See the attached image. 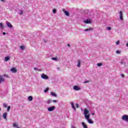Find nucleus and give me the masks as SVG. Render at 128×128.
<instances>
[{
	"label": "nucleus",
	"mask_w": 128,
	"mask_h": 128,
	"mask_svg": "<svg viewBox=\"0 0 128 128\" xmlns=\"http://www.w3.org/2000/svg\"><path fill=\"white\" fill-rule=\"evenodd\" d=\"M122 119L124 120V122H128V116L126 114H124L122 116Z\"/></svg>",
	"instance_id": "1"
},
{
	"label": "nucleus",
	"mask_w": 128,
	"mask_h": 128,
	"mask_svg": "<svg viewBox=\"0 0 128 128\" xmlns=\"http://www.w3.org/2000/svg\"><path fill=\"white\" fill-rule=\"evenodd\" d=\"M56 110L55 106H52L48 108V112H52L53 110Z\"/></svg>",
	"instance_id": "2"
},
{
	"label": "nucleus",
	"mask_w": 128,
	"mask_h": 128,
	"mask_svg": "<svg viewBox=\"0 0 128 128\" xmlns=\"http://www.w3.org/2000/svg\"><path fill=\"white\" fill-rule=\"evenodd\" d=\"M41 78L43 80H48V76L44 74H42Z\"/></svg>",
	"instance_id": "3"
},
{
	"label": "nucleus",
	"mask_w": 128,
	"mask_h": 128,
	"mask_svg": "<svg viewBox=\"0 0 128 128\" xmlns=\"http://www.w3.org/2000/svg\"><path fill=\"white\" fill-rule=\"evenodd\" d=\"M73 88L74 90H82V88L78 86H74Z\"/></svg>",
	"instance_id": "4"
},
{
	"label": "nucleus",
	"mask_w": 128,
	"mask_h": 128,
	"mask_svg": "<svg viewBox=\"0 0 128 128\" xmlns=\"http://www.w3.org/2000/svg\"><path fill=\"white\" fill-rule=\"evenodd\" d=\"M62 11L64 12V14H65L66 16H70V12L64 9H62Z\"/></svg>",
	"instance_id": "5"
},
{
	"label": "nucleus",
	"mask_w": 128,
	"mask_h": 128,
	"mask_svg": "<svg viewBox=\"0 0 128 128\" xmlns=\"http://www.w3.org/2000/svg\"><path fill=\"white\" fill-rule=\"evenodd\" d=\"M4 78V76H0V84H2V82H4V78Z\"/></svg>",
	"instance_id": "6"
},
{
	"label": "nucleus",
	"mask_w": 128,
	"mask_h": 128,
	"mask_svg": "<svg viewBox=\"0 0 128 128\" xmlns=\"http://www.w3.org/2000/svg\"><path fill=\"white\" fill-rule=\"evenodd\" d=\"M84 118L87 120L90 119V114H88L86 115H84Z\"/></svg>",
	"instance_id": "7"
},
{
	"label": "nucleus",
	"mask_w": 128,
	"mask_h": 128,
	"mask_svg": "<svg viewBox=\"0 0 128 128\" xmlns=\"http://www.w3.org/2000/svg\"><path fill=\"white\" fill-rule=\"evenodd\" d=\"M84 24H92V21L90 20L87 19L84 20Z\"/></svg>",
	"instance_id": "8"
},
{
	"label": "nucleus",
	"mask_w": 128,
	"mask_h": 128,
	"mask_svg": "<svg viewBox=\"0 0 128 128\" xmlns=\"http://www.w3.org/2000/svg\"><path fill=\"white\" fill-rule=\"evenodd\" d=\"M6 24L7 26H8V28H12V24H10V22L6 21Z\"/></svg>",
	"instance_id": "9"
},
{
	"label": "nucleus",
	"mask_w": 128,
	"mask_h": 128,
	"mask_svg": "<svg viewBox=\"0 0 128 128\" xmlns=\"http://www.w3.org/2000/svg\"><path fill=\"white\" fill-rule=\"evenodd\" d=\"M90 112V111L88 110V109L85 108L84 110V116H86V114H88V113Z\"/></svg>",
	"instance_id": "10"
},
{
	"label": "nucleus",
	"mask_w": 128,
	"mask_h": 128,
	"mask_svg": "<svg viewBox=\"0 0 128 128\" xmlns=\"http://www.w3.org/2000/svg\"><path fill=\"white\" fill-rule=\"evenodd\" d=\"M6 116H8V113L4 112L3 114L2 117L4 118V120H6Z\"/></svg>",
	"instance_id": "11"
},
{
	"label": "nucleus",
	"mask_w": 128,
	"mask_h": 128,
	"mask_svg": "<svg viewBox=\"0 0 128 128\" xmlns=\"http://www.w3.org/2000/svg\"><path fill=\"white\" fill-rule=\"evenodd\" d=\"M120 20H123L124 18L122 16V11L120 12Z\"/></svg>",
	"instance_id": "12"
},
{
	"label": "nucleus",
	"mask_w": 128,
	"mask_h": 128,
	"mask_svg": "<svg viewBox=\"0 0 128 128\" xmlns=\"http://www.w3.org/2000/svg\"><path fill=\"white\" fill-rule=\"evenodd\" d=\"M86 120H87L88 122V124H94V121H92V120L90 118L87 119Z\"/></svg>",
	"instance_id": "13"
},
{
	"label": "nucleus",
	"mask_w": 128,
	"mask_h": 128,
	"mask_svg": "<svg viewBox=\"0 0 128 128\" xmlns=\"http://www.w3.org/2000/svg\"><path fill=\"white\" fill-rule=\"evenodd\" d=\"M10 70L12 72H17V70H16V68H12L11 69H10Z\"/></svg>",
	"instance_id": "14"
},
{
	"label": "nucleus",
	"mask_w": 128,
	"mask_h": 128,
	"mask_svg": "<svg viewBox=\"0 0 128 128\" xmlns=\"http://www.w3.org/2000/svg\"><path fill=\"white\" fill-rule=\"evenodd\" d=\"M82 126L84 128H88V126L84 123V122H82Z\"/></svg>",
	"instance_id": "15"
},
{
	"label": "nucleus",
	"mask_w": 128,
	"mask_h": 128,
	"mask_svg": "<svg viewBox=\"0 0 128 128\" xmlns=\"http://www.w3.org/2000/svg\"><path fill=\"white\" fill-rule=\"evenodd\" d=\"M51 96H54V98H56L58 96V95H56V94L54 92H51Z\"/></svg>",
	"instance_id": "16"
},
{
	"label": "nucleus",
	"mask_w": 128,
	"mask_h": 128,
	"mask_svg": "<svg viewBox=\"0 0 128 128\" xmlns=\"http://www.w3.org/2000/svg\"><path fill=\"white\" fill-rule=\"evenodd\" d=\"M52 102V100L51 99H49L46 101V104H50V102Z\"/></svg>",
	"instance_id": "17"
},
{
	"label": "nucleus",
	"mask_w": 128,
	"mask_h": 128,
	"mask_svg": "<svg viewBox=\"0 0 128 128\" xmlns=\"http://www.w3.org/2000/svg\"><path fill=\"white\" fill-rule=\"evenodd\" d=\"M10 60V56H6L4 58L5 62H8V60Z\"/></svg>",
	"instance_id": "18"
},
{
	"label": "nucleus",
	"mask_w": 128,
	"mask_h": 128,
	"mask_svg": "<svg viewBox=\"0 0 128 128\" xmlns=\"http://www.w3.org/2000/svg\"><path fill=\"white\" fill-rule=\"evenodd\" d=\"M13 126H14V128H20V127H18V124H16V123H14Z\"/></svg>",
	"instance_id": "19"
},
{
	"label": "nucleus",
	"mask_w": 128,
	"mask_h": 128,
	"mask_svg": "<svg viewBox=\"0 0 128 128\" xmlns=\"http://www.w3.org/2000/svg\"><path fill=\"white\" fill-rule=\"evenodd\" d=\"M0 28L4 30V24L2 22H0Z\"/></svg>",
	"instance_id": "20"
},
{
	"label": "nucleus",
	"mask_w": 128,
	"mask_h": 128,
	"mask_svg": "<svg viewBox=\"0 0 128 128\" xmlns=\"http://www.w3.org/2000/svg\"><path fill=\"white\" fill-rule=\"evenodd\" d=\"M90 30H92V28H87V29H85L84 30V32H88Z\"/></svg>",
	"instance_id": "21"
},
{
	"label": "nucleus",
	"mask_w": 128,
	"mask_h": 128,
	"mask_svg": "<svg viewBox=\"0 0 128 128\" xmlns=\"http://www.w3.org/2000/svg\"><path fill=\"white\" fill-rule=\"evenodd\" d=\"M34 70H37L38 72H42V70L38 69L36 67L34 68Z\"/></svg>",
	"instance_id": "22"
},
{
	"label": "nucleus",
	"mask_w": 128,
	"mask_h": 128,
	"mask_svg": "<svg viewBox=\"0 0 128 128\" xmlns=\"http://www.w3.org/2000/svg\"><path fill=\"white\" fill-rule=\"evenodd\" d=\"M80 60H78V64H77V66L78 67V68H80Z\"/></svg>",
	"instance_id": "23"
},
{
	"label": "nucleus",
	"mask_w": 128,
	"mask_h": 128,
	"mask_svg": "<svg viewBox=\"0 0 128 128\" xmlns=\"http://www.w3.org/2000/svg\"><path fill=\"white\" fill-rule=\"evenodd\" d=\"M33 98L32 97V96H29L28 97V100H30V102H32V100Z\"/></svg>",
	"instance_id": "24"
},
{
	"label": "nucleus",
	"mask_w": 128,
	"mask_h": 128,
	"mask_svg": "<svg viewBox=\"0 0 128 128\" xmlns=\"http://www.w3.org/2000/svg\"><path fill=\"white\" fill-rule=\"evenodd\" d=\"M72 107L74 110H76V107H74V102L71 103Z\"/></svg>",
	"instance_id": "25"
},
{
	"label": "nucleus",
	"mask_w": 128,
	"mask_h": 128,
	"mask_svg": "<svg viewBox=\"0 0 128 128\" xmlns=\"http://www.w3.org/2000/svg\"><path fill=\"white\" fill-rule=\"evenodd\" d=\"M48 90H50L48 88H46V89L44 90V92H48Z\"/></svg>",
	"instance_id": "26"
},
{
	"label": "nucleus",
	"mask_w": 128,
	"mask_h": 128,
	"mask_svg": "<svg viewBox=\"0 0 128 128\" xmlns=\"http://www.w3.org/2000/svg\"><path fill=\"white\" fill-rule=\"evenodd\" d=\"M20 50H24V46H20Z\"/></svg>",
	"instance_id": "27"
},
{
	"label": "nucleus",
	"mask_w": 128,
	"mask_h": 128,
	"mask_svg": "<svg viewBox=\"0 0 128 128\" xmlns=\"http://www.w3.org/2000/svg\"><path fill=\"white\" fill-rule=\"evenodd\" d=\"M98 66H102V63H98L97 64Z\"/></svg>",
	"instance_id": "28"
},
{
	"label": "nucleus",
	"mask_w": 128,
	"mask_h": 128,
	"mask_svg": "<svg viewBox=\"0 0 128 128\" xmlns=\"http://www.w3.org/2000/svg\"><path fill=\"white\" fill-rule=\"evenodd\" d=\"M10 106H8V108H7V112H10Z\"/></svg>",
	"instance_id": "29"
},
{
	"label": "nucleus",
	"mask_w": 128,
	"mask_h": 128,
	"mask_svg": "<svg viewBox=\"0 0 128 128\" xmlns=\"http://www.w3.org/2000/svg\"><path fill=\"white\" fill-rule=\"evenodd\" d=\"M52 12L54 14H56V9L54 8L52 10Z\"/></svg>",
	"instance_id": "30"
},
{
	"label": "nucleus",
	"mask_w": 128,
	"mask_h": 128,
	"mask_svg": "<svg viewBox=\"0 0 128 128\" xmlns=\"http://www.w3.org/2000/svg\"><path fill=\"white\" fill-rule=\"evenodd\" d=\"M120 63L121 64H126V62L124 61H121Z\"/></svg>",
	"instance_id": "31"
},
{
	"label": "nucleus",
	"mask_w": 128,
	"mask_h": 128,
	"mask_svg": "<svg viewBox=\"0 0 128 128\" xmlns=\"http://www.w3.org/2000/svg\"><path fill=\"white\" fill-rule=\"evenodd\" d=\"M52 60H58V58H52Z\"/></svg>",
	"instance_id": "32"
},
{
	"label": "nucleus",
	"mask_w": 128,
	"mask_h": 128,
	"mask_svg": "<svg viewBox=\"0 0 128 128\" xmlns=\"http://www.w3.org/2000/svg\"><path fill=\"white\" fill-rule=\"evenodd\" d=\"M3 106L4 108H8V106L6 105V103H4Z\"/></svg>",
	"instance_id": "33"
},
{
	"label": "nucleus",
	"mask_w": 128,
	"mask_h": 128,
	"mask_svg": "<svg viewBox=\"0 0 128 128\" xmlns=\"http://www.w3.org/2000/svg\"><path fill=\"white\" fill-rule=\"evenodd\" d=\"M108 30H112V28L110 26L107 27Z\"/></svg>",
	"instance_id": "34"
},
{
	"label": "nucleus",
	"mask_w": 128,
	"mask_h": 128,
	"mask_svg": "<svg viewBox=\"0 0 128 128\" xmlns=\"http://www.w3.org/2000/svg\"><path fill=\"white\" fill-rule=\"evenodd\" d=\"M116 54H120V50H116Z\"/></svg>",
	"instance_id": "35"
},
{
	"label": "nucleus",
	"mask_w": 128,
	"mask_h": 128,
	"mask_svg": "<svg viewBox=\"0 0 128 128\" xmlns=\"http://www.w3.org/2000/svg\"><path fill=\"white\" fill-rule=\"evenodd\" d=\"M118 44H120V41H117L116 42V46H118Z\"/></svg>",
	"instance_id": "36"
},
{
	"label": "nucleus",
	"mask_w": 128,
	"mask_h": 128,
	"mask_svg": "<svg viewBox=\"0 0 128 128\" xmlns=\"http://www.w3.org/2000/svg\"><path fill=\"white\" fill-rule=\"evenodd\" d=\"M88 82H90V81H88V80H86V81H84V84H88Z\"/></svg>",
	"instance_id": "37"
},
{
	"label": "nucleus",
	"mask_w": 128,
	"mask_h": 128,
	"mask_svg": "<svg viewBox=\"0 0 128 128\" xmlns=\"http://www.w3.org/2000/svg\"><path fill=\"white\" fill-rule=\"evenodd\" d=\"M19 14L22 16V15L24 14V12H22V11H21V12L19 13Z\"/></svg>",
	"instance_id": "38"
},
{
	"label": "nucleus",
	"mask_w": 128,
	"mask_h": 128,
	"mask_svg": "<svg viewBox=\"0 0 128 128\" xmlns=\"http://www.w3.org/2000/svg\"><path fill=\"white\" fill-rule=\"evenodd\" d=\"M53 102H55V103H56V102H58V100H53Z\"/></svg>",
	"instance_id": "39"
},
{
	"label": "nucleus",
	"mask_w": 128,
	"mask_h": 128,
	"mask_svg": "<svg viewBox=\"0 0 128 128\" xmlns=\"http://www.w3.org/2000/svg\"><path fill=\"white\" fill-rule=\"evenodd\" d=\"M1 76H5V77H8V75H6V74H3V75H1Z\"/></svg>",
	"instance_id": "40"
},
{
	"label": "nucleus",
	"mask_w": 128,
	"mask_h": 128,
	"mask_svg": "<svg viewBox=\"0 0 128 128\" xmlns=\"http://www.w3.org/2000/svg\"><path fill=\"white\" fill-rule=\"evenodd\" d=\"M121 76H122V78H124V74H121Z\"/></svg>",
	"instance_id": "41"
},
{
	"label": "nucleus",
	"mask_w": 128,
	"mask_h": 128,
	"mask_svg": "<svg viewBox=\"0 0 128 128\" xmlns=\"http://www.w3.org/2000/svg\"><path fill=\"white\" fill-rule=\"evenodd\" d=\"M6 32H4L2 33V34H3L4 36H6Z\"/></svg>",
	"instance_id": "42"
},
{
	"label": "nucleus",
	"mask_w": 128,
	"mask_h": 128,
	"mask_svg": "<svg viewBox=\"0 0 128 128\" xmlns=\"http://www.w3.org/2000/svg\"><path fill=\"white\" fill-rule=\"evenodd\" d=\"M44 42H45V43L48 42V40H44Z\"/></svg>",
	"instance_id": "43"
},
{
	"label": "nucleus",
	"mask_w": 128,
	"mask_h": 128,
	"mask_svg": "<svg viewBox=\"0 0 128 128\" xmlns=\"http://www.w3.org/2000/svg\"><path fill=\"white\" fill-rule=\"evenodd\" d=\"M67 46H69V48L70 47V44H67Z\"/></svg>",
	"instance_id": "44"
},
{
	"label": "nucleus",
	"mask_w": 128,
	"mask_h": 128,
	"mask_svg": "<svg viewBox=\"0 0 128 128\" xmlns=\"http://www.w3.org/2000/svg\"><path fill=\"white\" fill-rule=\"evenodd\" d=\"M76 108H78V104H76Z\"/></svg>",
	"instance_id": "45"
},
{
	"label": "nucleus",
	"mask_w": 128,
	"mask_h": 128,
	"mask_svg": "<svg viewBox=\"0 0 128 128\" xmlns=\"http://www.w3.org/2000/svg\"><path fill=\"white\" fill-rule=\"evenodd\" d=\"M92 114L93 116H94V113L92 112Z\"/></svg>",
	"instance_id": "46"
},
{
	"label": "nucleus",
	"mask_w": 128,
	"mask_h": 128,
	"mask_svg": "<svg viewBox=\"0 0 128 128\" xmlns=\"http://www.w3.org/2000/svg\"><path fill=\"white\" fill-rule=\"evenodd\" d=\"M2 2H4V0H0Z\"/></svg>",
	"instance_id": "47"
},
{
	"label": "nucleus",
	"mask_w": 128,
	"mask_h": 128,
	"mask_svg": "<svg viewBox=\"0 0 128 128\" xmlns=\"http://www.w3.org/2000/svg\"><path fill=\"white\" fill-rule=\"evenodd\" d=\"M0 120H2V118H0Z\"/></svg>",
	"instance_id": "48"
},
{
	"label": "nucleus",
	"mask_w": 128,
	"mask_h": 128,
	"mask_svg": "<svg viewBox=\"0 0 128 128\" xmlns=\"http://www.w3.org/2000/svg\"><path fill=\"white\" fill-rule=\"evenodd\" d=\"M2 110V108H0V111Z\"/></svg>",
	"instance_id": "49"
}]
</instances>
